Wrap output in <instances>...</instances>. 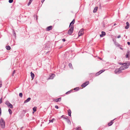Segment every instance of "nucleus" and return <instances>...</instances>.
I'll list each match as a JSON object with an SVG mask.
<instances>
[{"label":"nucleus","mask_w":130,"mask_h":130,"mask_svg":"<svg viewBox=\"0 0 130 130\" xmlns=\"http://www.w3.org/2000/svg\"><path fill=\"white\" fill-rule=\"evenodd\" d=\"M129 65H130V62L124 63L123 64V66L120 68V69L121 71L125 69L128 67V66Z\"/></svg>","instance_id":"1"},{"label":"nucleus","mask_w":130,"mask_h":130,"mask_svg":"<svg viewBox=\"0 0 130 130\" xmlns=\"http://www.w3.org/2000/svg\"><path fill=\"white\" fill-rule=\"evenodd\" d=\"M0 124L1 127L3 128H5V123L4 119L2 118L0 120Z\"/></svg>","instance_id":"2"},{"label":"nucleus","mask_w":130,"mask_h":130,"mask_svg":"<svg viewBox=\"0 0 130 130\" xmlns=\"http://www.w3.org/2000/svg\"><path fill=\"white\" fill-rule=\"evenodd\" d=\"M5 103L8 106V107L11 108H13V106L8 101H6Z\"/></svg>","instance_id":"3"},{"label":"nucleus","mask_w":130,"mask_h":130,"mask_svg":"<svg viewBox=\"0 0 130 130\" xmlns=\"http://www.w3.org/2000/svg\"><path fill=\"white\" fill-rule=\"evenodd\" d=\"M69 29L68 34L69 35H71L72 33L73 30V27L72 26V27Z\"/></svg>","instance_id":"4"},{"label":"nucleus","mask_w":130,"mask_h":130,"mask_svg":"<svg viewBox=\"0 0 130 130\" xmlns=\"http://www.w3.org/2000/svg\"><path fill=\"white\" fill-rule=\"evenodd\" d=\"M84 34V30L83 29H82L80 30L78 33L79 36L82 35Z\"/></svg>","instance_id":"5"},{"label":"nucleus","mask_w":130,"mask_h":130,"mask_svg":"<svg viewBox=\"0 0 130 130\" xmlns=\"http://www.w3.org/2000/svg\"><path fill=\"white\" fill-rule=\"evenodd\" d=\"M121 71L120 68L118 69H116L115 71V74H119L121 72Z\"/></svg>","instance_id":"6"},{"label":"nucleus","mask_w":130,"mask_h":130,"mask_svg":"<svg viewBox=\"0 0 130 130\" xmlns=\"http://www.w3.org/2000/svg\"><path fill=\"white\" fill-rule=\"evenodd\" d=\"M89 83V81H87L85 82V83H83L81 86L83 87H85Z\"/></svg>","instance_id":"7"},{"label":"nucleus","mask_w":130,"mask_h":130,"mask_svg":"<svg viewBox=\"0 0 130 130\" xmlns=\"http://www.w3.org/2000/svg\"><path fill=\"white\" fill-rule=\"evenodd\" d=\"M61 117H62L63 118H64V119H66V120H67V122H68V123L70 124L71 123L69 119H68V118H67V117H66L64 115H62V116H61Z\"/></svg>","instance_id":"8"},{"label":"nucleus","mask_w":130,"mask_h":130,"mask_svg":"<svg viewBox=\"0 0 130 130\" xmlns=\"http://www.w3.org/2000/svg\"><path fill=\"white\" fill-rule=\"evenodd\" d=\"M52 26H49L47 27L46 28V29L47 31H49L51 30L52 29Z\"/></svg>","instance_id":"9"},{"label":"nucleus","mask_w":130,"mask_h":130,"mask_svg":"<svg viewBox=\"0 0 130 130\" xmlns=\"http://www.w3.org/2000/svg\"><path fill=\"white\" fill-rule=\"evenodd\" d=\"M105 32L102 31V34L100 35L101 37H102L105 35Z\"/></svg>","instance_id":"10"},{"label":"nucleus","mask_w":130,"mask_h":130,"mask_svg":"<svg viewBox=\"0 0 130 130\" xmlns=\"http://www.w3.org/2000/svg\"><path fill=\"white\" fill-rule=\"evenodd\" d=\"M75 22V20L74 19H73V20L72 21V22L70 23L69 27H72V25H73V24Z\"/></svg>","instance_id":"11"},{"label":"nucleus","mask_w":130,"mask_h":130,"mask_svg":"<svg viewBox=\"0 0 130 130\" xmlns=\"http://www.w3.org/2000/svg\"><path fill=\"white\" fill-rule=\"evenodd\" d=\"M55 76V75L54 74H53L51 75L50 76V78L48 79H52L54 78Z\"/></svg>","instance_id":"12"},{"label":"nucleus","mask_w":130,"mask_h":130,"mask_svg":"<svg viewBox=\"0 0 130 130\" xmlns=\"http://www.w3.org/2000/svg\"><path fill=\"white\" fill-rule=\"evenodd\" d=\"M126 26L125 27V28L126 29H128L129 27V24L128 22H127L126 23Z\"/></svg>","instance_id":"13"},{"label":"nucleus","mask_w":130,"mask_h":130,"mask_svg":"<svg viewBox=\"0 0 130 130\" xmlns=\"http://www.w3.org/2000/svg\"><path fill=\"white\" fill-rule=\"evenodd\" d=\"M31 100V98H29L25 100L24 102V103H27L29 102Z\"/></svg>","instance_id":"14"},{"label":"nucleus","mask_w":130,"mask_h":130,"mask_svg":"<svg viewBox=\"0 0 130 130\" xmlns=\"http://www.w3.org/2000/svg\"><path fill=\"white\" fill-rule=\"evenodd\" d=\"M61 98H59L58 99H56L54 101L56 102H59L61 101Z\"/></svg>","instance_id":"15"},{"label":"nucleus","mask_w":130,"mask_h":130,"mask_svg":"<svg viewBox=\"0 0 130 130\" xmlns=\"http://www.w3.org/2000/svg\"><path fill=\"white\" fill-rule=\"evenodd\" d=\"M31 76V77L32 78V79H33L35 76L34 74L32 72H31L30 73Z\"/></svg>","instance_id":"16"},{"label":"nucleus","mask_w":130,"mask_h":130,"mask_svg":"<svg viewBox=\"0 0 130 130\" xmlns=\"http://www.w3.org/2000/svg\"><path fill=\"white\" fill-rule=\"evenodd\" d=\"M129 56V51H128L127 52V54L126 55V58H127Z\"/></svg>","instance_id":"17"},{"label":"nucleus","mask_w":130,"mask_h":130,"mask_svg":"<svg viewBox=\"0 0 130 130\" xmlns=\"http://www.w3.org/2000/svg\"><path fill=\"white\" fill-rule=\"evenodd\" d=\"M104 71V70H103L100 71H99V72H98V73H96V74L97 75H98L100 74H101V73H102V72H103Z\"/></svg>","instance_id":"18"},{"label":"nucleus","mask_w":130,"mask_h":130,"mask_svg":"<svg viewBox=\"0 0 130 130\" xmlns=\"http://www.w3.org/2000/svg\"><path fill=\"white\" fill-rule=\"evenodd\" d=\"M76 130H81V127L80 126H78L77 127L75 128Z\"/></svg>","instance_id":"19"},{"label":"nucleus","mask_w":130,"mask_h":130,"mask_svg":"<svg viewBox=\"0 0 130 130\" xmlns=\"http://www.w3.org/2000/svg\"><path fill=\"white\" fill-rule=\"evenodd\" d=\"M98 8V7H95L93 11L94 12H96Z\"/></svg>","instance_id":"20"},{"label":"nucleus","mask_w":130,"mask_h":130,"mask_svg":"<svg viewBox=\"0 0 130 130\" xmlns=\"http://www.w3.org/2000/svg\"><path fill=\"white\" fill-rule=\"evenodd\" d=\"M36 109L37 107H34L33 108V113H34V112L36 111Z\"/></svg>","instance_id":"21"},{"label":"nucleus","mask_w":130,"mask_h":130,"mask_svg":"<svg viewBox=\"0 0 130 130\" xmlns=\"http://www.w3.org/2000/svg\"><path fill=\"white\" fill-rule=\"evenodd\" d=\"M6 48L7 50H9L11 49L10 47L9 46H6Z\"/></svg>","instance_id":"22"},{"label":"nucleus","mask_w":130,"mask_h":130,"mask_svg":"<svg viewBox=\"0 0 130 130\" xmlns=\"http://www.w3.org/2000/svg\"><path fill=\"white\" fill-rule=\"evenodd\" d=\"M112 124H113L111 122H110L108 123V126H110Z\"/></svg>","instance_id":"23"},{"label":"nucleus","mask_w":130,"mask_h":130,"mask_svg":"<svg viewBox=\"0 0 130 130\" xmlns=\"http://www.w3.org/2000/svg\"><path fill=\"white\" fill-rule=\"evenodd\" d=\"M69 66L70 68H72V65L71 63H69Z\"/></svg>","instance_id":"24"},{"label":"nucleus","mask_w":130,"mask_h":130,"mask_svg":"<svg viewBox=\"0 0 130 130\" xmlns=\"http://www.w3.org/2000/svg\"><path fill=\"white\" fill-rule=\"evenodd\" d=\"M53 120H55V119L54 118H53L52 120H50V122L53 123Z\"/></svg>","instance_id":"25"},{"label":"nucleus","mask_w":130,"mask_h":130,"mask_svg":"<svg viewBox=\"0 0 130 130\" xmlns=\"http://www.w3.org/2000/svg\"><path fill=\"white\" fill-rule=\"evenodd\" d=\"M33 0H30L28 3V5H29L31 3Z\"/></svg>","instance_id":"26"},{"label":"nucleus","mask_w":130,"mask_h":130,"mask_svg":"<svg viewBox=\"0 0 130 130\" xmlns=\"http://www.w3.org/2000/svg\"><path fill=\"white\" fill-rule=\"evenodd\" d=\"M23 94L22 93H20L19 94V96L21 97L22 98V96Z\"/></svg>","instance_id":"27"},{"label":"nucleus","mask_w":130,"mask_h":130,"mask_svg":"<svg viewBox=\"0 0 130 130\" xmlns=\"http://www.w3.org/2000/svg\"><path fill=\"white\" fill-rule=\"evenodd\" d=\"M8 111L10 114H11L12 113V111L10 109H8Z\"/></svg>","instance_id":"28"},{"label":"nucleus","mask_w":130,"mask_h":130,"mask_svg":"<svg viewBox=\"0 0 130 130\" xmlns=\"http://www.w3.org/2000/svg\"><path fill=\"white\" fill-rule=\"evenodd\" d=\"M13 1V0H9V2L10 3H12Z\"/></svg>","instance_id":"29"},{"label":"nucleus","mask_w":130,"mask_h":130,"mask_svg":"<svg viewBox=\"0 0 130 130\" xmlns=\"http://www.w3.org/2000/svg\"><path fill=\"white\" fill-rule=\"evenodd\" d=\"M71 111L70 110H68V114H71Z\"/></svg>","instance_id":"30"},{"label":"nucleus","mask_w":130,"mask_h":130,"mask_svg":"<svg viewBox=\"0 0 130 130\" xmlns=\"http://www.w3.org/2000/svg\"><path fill=\"white\" fill-rule=\"evenodd\" d=\"M116 119V118L115 119H114L113 120H112L110 122L112 123V124H113L114 123V120Z\"/></svg>","instance_id":"31"},{"label":"nucleus","mask_w":130,"mask_h":130,"mask_svg":"<svg viewBox=\"0 0 130 130\" xmlns=\"http://www.w3.org/2000/svg\"><path fill=\"white\" fill-rule=\"evenodd\" d=\"M3 99V98H1L0 99V103H1L2 102V100Z\"/></svg>","instance_id":"32"},{"label":"nucleus","mask_w":130,"mask_h":130,"mask_svg":"<svg viewBox=\"0 0 130 130\" xmlns=\"http://www.w3.org/2000/svg\"><path fill=\"white\" fill-rule=\"evenodd\" d=\"M74 90H78V88H75L74 89Z\"/></svg>","instance_id":"33"},{"label":"nucleus","mask_w":130,"mask_h":130,"mask_svg":"<svg viewBox=\"0 0 130 130\" xmlns=\"http://www.w3.org/2000/svg\"><path fill=\"white\" fill-rule=\"evenodd\" d=\"M2 86V83L0 81V88Z\"/></svg>","instance_id":"34"},{"label":"nucleus","mask_w":130,"mask_h":130,"mask_svg":"<svg viewBox=\"0 0 130 130\" xmlns=\"http://www.w3.org/2000/svg\"><path fill=\"white\" fill-rule=\"evenodd\" d=\"M123 63H121V62H120L119 63V64H120V65H123Z\"/></svg>","instance_id":"35"},{"label":"nucleus","mask_w":130,"mask_h":130,"mask_svg":"<svg viewBox=\"0 0 130 130\" xmlns=\"http://www.w3.org/2000/svg\"><path fill=\"white\" fill-rule=\"evenodd\" d=\"M55 107L57 109H58V106L57 105L55 106Z\"/></svg>","instance_id":"36"},{"label":"nucleus","mask_w":130,"mask_h":130,"mask_svg":"<svg viewBox=\"0 0 130 130\" xmlns=\"http://www.w3.org/2000/svg\"><path fill=\"white\" fill-rule=\"evenodd\" d=\"M121 37V36H120V35H119L118 37H117V38H120V37Z\"/></svg>","instance_id":"37"},{"label":"nucleus","mask_w":130,"mask_h":130,"mask_svg":"<svg viewBox=\"0 0 130 130\" xmlns=\"http://www.w3.org/2000/svg\"><path fill=\"white\" fill-rule=\"evenodd\" d=\"M127 43L129 45H130V42H127Z\"/></svg>","instance_id":"38"},{"label":"nucleus","mask_w":130,"mask_h":130,"mask_svg":"<svg viewBox=\"0 0 130 130\" xmlns=\"http://www.w3.org/2000/svg\"><path fill=\"white\" fill-rule=\"evenodd\" d=\"M15 71L14 70V71L13 72V73L12 74V75L13 76V74H14Z\"/></svg>","instance_id":"39"},{"label":"nucleus","mask_w":130,"mask_h":130,"mask_svg":"<svg viewBox=\"0 0 130 130\" xmlns=\"http://www.w3.org/2000/svg\"><path fill=\"white\" fill-rule=\"evenodd\" d=\"M13 32L14 33V36H15L16 35V34H15V31H13Z\"/></svg>","instance_id":"40"},{"label":"nucleus","mask_w":130,"mask_h":130,"mask_svg":"<svg viewBox=\"0 0 130 130\" xmlns=\"http://www.w3.org/2000/svg\"><path fill=\"white\" fill-rule=\"evenodd\" d=\"M62 40L64 42L65 41V39H62Z\"/></svg>","instance_id":"41"},{"label":"nucleus","mask_w":130,"mask_h":130,"mask_svg":"<svg viewBox=\"0 0 130 130\" xmlns=\"http://www.w3.org/2000/svg\"><path fill=\"white\" fill-rule=\"evenodd\" d=\"M44 0H42L41 2L42 3H43L44 2Z\"/></svg>","instance_id":"42"},{"label":"nucleus","mask_w":130,"mask_h":130,"mask_svg":"<svg viewBox=\"0 0 130 130\" xmlns=\"http://www.w3.org/2000/svg\"><path fill=\"white\" fill-rule=\"evenodd\" d=\"M113 41L114 42V43H115L116 42V40H115L114 39H113Z\"/></svg>","instance_id":"43"},{"label":"nucleus","mask_w":130,"mask_h":130,"mask_svg":"<svg viewBox=\"0 0 130 130\" xmlns=\"http://www.w3.org/2000/svg\"><path fill=\"white\" fill-rule=\"evenodd\" d=\"M68 116H69L70 117H71V114H68Z\"/></svg>","instance_id":"44"},{"label":"nucleus","mask_w":130,"mask_h":130,"mask_svg":"<svg viewBox=\"0 0 130 130\" xmlns=\"http://www.w3.org/2000/svg\"><path fill=\"white\" fill-rule=\"evenodd\" d=\"M69 92H70V91H68V92H67L66 93V94H67V93H69Z\"/></svg>","instance_id":"45"},{"label":"nucleus","mask_w":130,"mask_h":130,"mask_svg":"<svg viewBox=\"0 0 130 130\" xmlns=\"http://www.w3.org/2000/svg\"><path fill=\"white\" fill-rule=\"evenodd\" d=\"M120 48L121 49V50H122L123 49V48H121V47H120Z\"/></svg>","instance_id":"46"},{"label":"nucleus","mask_w":130,"mask_h":130,"mask_svg":"<svg viewBox=\"0 0 130 130\" xmlns=\"http://www.w3.org/2000/svg\"><path fill=\"white\" fill-rule=\"evenodd\" d=\"M116 25V24H114L113 26H115Z\"/></svg>","instance_id":"47"},{"label":"nucleus","mask_w":130,"mask_h":130,"mask_svg":"<svg viewBox=\"0 0 130 130\" xmlns=\"http://www.w3.org/2000/svg\"><path fill=\"white\" fill-rule=\"evenodd\" d=\"M1 114H0V116L1 115Z\"/></svg>","instance_id":"48"}]
</instances>
